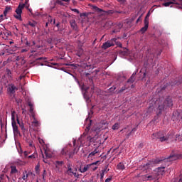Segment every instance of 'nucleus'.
I'll return each instance as SVG.
<instances>
[{"instance_id":"nucleus-49","label":"nucleus","mask_w":182,"mask_h":182,"mask_svg":"<svg viewBox=\"0 0 182 182\" xmlns=\"http://www.w3.org/2000/svg\"><path fill=\"white\" fill-rule=\"evenodd\" d=\"M136 130H137V129H136V128L132 129V132H130L128 134V137H129V136H132V133H133V132H136Z\"/></svg>"},{"instance_id":"nucleus-5","label":"nucleus","mask_w":182,"mask_h":182,"mask_svg":"<svg viewBox=\"0 0 182 182\" xmlns=\"http://www.w3.org/2000/svg\"><path fill=\"white\" fill-rule=\"evenodd\" d=\"M79 149L76 151V148L74 149L73 151L70 149V146H67L63 149L61 151L62 156H65L66 159H73V156H75V153H77Z\"/></svg>"},{"instance_id":"nucleus-30","label":"nucleus","mask_w":182,"mask_h":182,"mask_svg":"<svg viewBox=\"0 0 182 182\" xmlns=\"http://www.w3.org/2000/svg\"><path fill=\"white\" fill-rule=\"evenodd\" d=\"M120 127V124L119 122L115 123L112 127V130H119Z\"/></svg>"},{"instance_id":"nucleus-14","label":"nucleus","mask_w":182,"mask_h":182,"mask_svg":"<svg viewBox=\"0 0 182 182\" xmlns=\"http://www.w3.org/2000/svg\"><path fill=\"white\" fill-rule=\"evenodd\" d=\"M147 29H149V22L147 19H146L144 20V26L140 29V32H141V33H144Z\"/></svg>"},{"instance_id":"nucleus-18","label":"nucleus","mask_w":182,"mask_h":182,"mask_svg":"<svg viewBox=\"0 0 182 182\" xmlns=\"http://www.w3.org/2000/svg\"><path fill=\"white\" fill-rule=\"evenodd\" d=\"M16 121L18 124H19V127H21V130L23 132H25L26 129H25V124H23L22 122L21 123V121L19 120V117H16Z\"/></svg>"},{"instance_id":"nucleus-47","label":"nucleus","mask_w":182,"mask_h":182,"mask_svg":"<svg viewBox=\"0 0 182 182\" xmlns=\"http://www.w3.org/2000/svg\"><path fill=\"white\" fill-rule=\"evenodd\" d=\"M103 177H105V173L101 172L100 173V180H101V182L103 181Z\"/></svg>"},{"instance_id":"nucleus-57","label":"nucleus","mask_w":182,"mask_h":182,"mask_svg":"<svg viewBox=\"0 0 182 182\" xmlns=\"http://www.w3.org/2000/svg\"><path fill=\"white\" fill-rule=\"evenodd\" d=\"M149 16H150V13H148V14H146L145 18H144V21H146H146H148V22H149Z\"/></svg>"},{"instance_id":"nucleus-61","label":"nucleus","mask_w":182,"mask_h":182,"mask_svg":"<svg viewBox=\"0 0 182 182\" xmlns=\"http://www.w3.org/2000/svg\"><path fill=\"white\" fill-rule=\"evenodd\" d=\"M112 181V178H108L105 180V182H109Z\"/></svg>"},{"instance_id":"nucleus-21","label":"nucleus","mask_w":182,"mask_h":182,"mask_svg":"<svg viewBox=\"0 0 182 182\" xmlns=\"http://www.w3.org/2000/svg\"><path fill=\"white\" fill-rule=\"evenodd\" d=\"M173 4L178 5V3L173 2V1H166V2L162 4L163 6H166V7L170 6V5H173Z\"/></svg>"},{"instance_id":"nucleus-56","label":"nucleus","mask_w":182,"mask_h":182,"mask_svg":"<svg viewBox=\"0 0 182 182\" xmlns=\"http://www.w3.org/2000/svg\"><path fill=\"white\" fill-rule=\"evenodd\" d=\"M119 4H126V0H117Z\"/></svg>"},{"instance_id":"nucleus-38","label":"nucleus","mask_w":182,"mask_h":182,"mask_svg":"<svg viewBox=\"0 0 182 182\" xmlns=\"http://www.w3.org/2000/svg\"><path fill=\"white\" fill-rule=\"evenodd\" d=\"M83 53V50L82 49H80L77 53V56H78L79 58H80L82 56Z\"/></svg>"},{"instance_id":"nucleus-58","label":"nucleus","mask_w":182,"mask_h":182,"mask_svg":"<svg viewBox=\"0 0 182 182\" xmlns=\"http://www.w3.org/2000/svg\"><path fill=\"white\" fill-rule=\"evenodd\" d=\"M174 85H178V82H177L176 80L171 83V86H174Z\"/></svg>"},{"instance_id":"nucleus-64","label":"nucleus","mask_w":182,"mask_h":182,"mask_svg":"<svg viewBox=\"0 0 182 182\" xmlns=\"http://www.w3.org/2000/svg\"><path fill=\"white\" fill-rule=\"evenodd\" d=\"M146 73H144L142 80L144 79V77H146Z\"/></svg>"},{"instance_id":"nucleus-2","label":"nucleus","mask_w":182,"mask_h":182,"mask_svg":"<svg viewBox=\"0 0 182 182\" xmlns=\"http://www.w3.org/2000/svg\"><path fill=\"white\" fill-rule=\"evenodd\" d=\"M178 159H181V155L175 154L171 155L168 158H158L156 159H152L151 163H147L146 165L143 166V171H144L146 168H149L151 164H166V161H174L175 160H178Z\"/></svg>"},{"instance_id":"nucleus-60","label":"nucleus","mask_w":182,"mask_h":182,"mask_svg":"<svg viewBox=\"0 0 182 182\" xmlns=\"http://www.w3.org/2000/svg\"><path fill=\"white\" fill-rule=\"evenodd\" d=\"M4 177H5V174H4V173L1 174V176H0L1 180H4Z\"/></svg>"},{"instance_id":"nucleus-16","label":"nucleus","mask_w":182,"mask_h":182,"mask_svg":"<svg viewBox=\"0 0 182 182\" xmlns=\"http://www.w3.org/2000/svg\"><path fill=\"white\" fill-rule=\"evenodd\" d=\"M31 117L33 119V121L32 122L33 126H34V127H39L41 123L38 122L36 118H35V114L31 115Z\"/></svg>"},{"instance_id":"nucleus-55","label":"nucleus","mask_w":182,"mask_h":182,"mask_svg":"<svg viewBox=\"0 0 182 182\" xmlns=\"http://www.w3.org/2000/svg\"><path fill=\"white\" fill-rule=\"evenodd\" d=\"M56 164H58V166H62V164H63V161H57Z\"/></svg>"},{"instance_id":"nucleus-9","label":"nucleus","mask_w":182,"mask_h":182,"mask_svg":"<svg viewBox=\"0 0 182 182\" xmlns=\"http://www.w3.org/2000/svg\"><path fill=\"white\" fill-rule=\"evenodd\" d=\"M25 8V4H19L18 8L16 9V14H14V18L18 19V21H22V9Z\"/></svg>"},{"instance_id":"nucleus-37","label":"nucleus","mask_w":182,"mask_h":182,"mask_svg":"<svg viewBox=\"0 0 182 182\" xmlns=\"http://www.w3.org/2000/svg\"><path fill=\"white\" fill-rule=\"evenodd\" d=\"M107 167L108 166H106L105 168L101 171V173H103L104 174H107V172L109 171Z\"/></svg>"},{"instance_id":"nucleus-39","label":"nucleus","mask_w":182,"mask_h":182,"mask_svg":"<svg viewBox=\"0 0 182 182\" xmlns=\"http://www.w3.org/2000/svg\"><path fill=\"white\" fill-rule=\"evenodd\" d=\"M126 89H127V87H126V85L123 86V87L118 91V93H123V92H124V90H126Z\"/></svg>"},{"instance_id":"nucleus-29","label":"nucleus","mask_w":182,"mask_h":182,"mask_svg":"<svg viewBox=\"0 0 182 182\" xmlns=\"http://www.w3.org/2000/svg\"><path fill=\"white\" fill-rule=\"evenodd\" d=\"M6 72L8 78L12 79V72L11 71V70H9V68H6Z\"/></svg>"},{"instance_id":"nucleus-50","label":"nucleus","mask_w":182,"mask_h":182,"mask_svg":"<svg viewBox=\"0 0 182 182\" xmlns=\"http://www.w3.org/2000/svg\"><path fill=\"white\" fill-rule=\"evenodd\" d=\"M74 177H75V178H79V173H76V172H73V173Z\"/></svg>"},{"instance_id":"nucleus-42","label":"nucleus","mask_w":182,"mask_h":182,"mask_svg":"<svg viewBox=\"0 0 182 182\" xmlns=\"http://www.w3.org/2000/svg\"><path fill=\"white\" fill-rule=\"evenodd\" d=\"M159 115H156L154 117V123H157L159 122V121H157V120H159Z\"/></svg>"},{"instance_id":"nucleus-46","label":"nucleus","mask_w":182,"mask_h":182,"mask_svg":"<svg viewBox=\"0 0 182 182\" xmlns=\"http://www.w3.org/2000/svg\"><path fill=\"white\" fill-rule=\"evenodd\" d=\"M45 154L46 156V157H48V159H50L52 157V154H48V151H45Z\"/></svg>"},{"instance_id":"nucleus-31","label":"nucleus","mask_w":182,"mask_h":182,"mask_svg":"<svg viewBox=\"0 0 182 182\" xmlns=\"http://www.w3.org/2000/svg\"><path fill=\"white\" fill-rule=\"evenodd\" d=\"M11 9H12L11 6H6L5 10L4 11V16H6V15H8V13L11 11Z\"/></svg>"},{"instance_id":"nucleus-17","label":"nucleus","mask_w":182,"mask_h":182,"mask_svg":"<svg viewBox=\"0 0 182 182\" xmlns=\"http://www.w3.org/2000/svg\"><path fill=\"white\" fill-rule=\"evenodd\" d=\"M70 25L73 29L76 31L77 29V25L76 24V21L75 19H72L70 21Z\"/></svg>"},{"instance_id":"nucleus-12","label":"nucleus","mask_w":182,"mask_h":182,"mask_svg":"<svg viewBox=\"0 0 182 182\" xmlns=\"http://www.w3.org/2000/svg\"><path fill=\"white\" fill-rule=\"evenodd\" d=\"M36 25H38V22L35 21H28L27 24H24L25 28H29L31 26L32 28L31 31H35L36 29Z\"/></svg>"},{"instance_id":"nucleus-33","label":"nucleus","mask_w":182,"mask_h":182,"mask_svg":"<svg viewBox=\"0 0 182 182\" xmlns=\"http://www.w3.org/2000/svg\"><path fill=\"white\" fill-rule=\"evenodd\" d=\"M97 153H99V151L97 150V149H95L92 152H91L90 154H89V156L90 157H92L93 156H95V154H97Z\"/></svg>"},{"instance_id":"nucleus-48","label":"nucleus","mask_w":182,"mask_h":182,"mask_svg":"<svg viewBox=\"0 0 182 182\" xmlns=\"http://www.w3.org/2000/svg\"><path fill=\"white\" fill-rule=\"evenodd\" d=\"M46 176V170H44L43 172V181H45V177Z\"/></svg>"},{"instance_id":"nucleus-13","label":"nucleus","mask_w":182,"mask_h":182,"mask_svg":"<svg viewBox=\"0 0 182 182\" xmlns=\"http://www.w3.org/2000/svg\"><path fill=\"white\" fill-rule=\"evenodd\" d=\"M99 163H100V161H97L91 164H88V166H90V168L92 170V171H96V170H97V164H99Z\"/></svg>"},{"instance_id":"nucleus-1","label":"nucleus","mask_w":182,"mask_h":182,"mask_svg":"<svg viewBox=\"0 0 182 182\" xmlns=\"http://www.w3.org/2000/svg\"><path fill=\"white\" fill-rule=\"evenodd\" d=\"M92 123H95V121L93 119V115L92 114H89L88 117L86 118L85 121V124L86 126L85 132L83 133V134L81 136L82 137H84V136H89V137L90 139H92V136H90V133H92V132H95V133H99V132H100V130H105V129H106V127H107V122H96V124L94 125V127L92 128L91 131H90V127L92 126Z\"/></svg>"},{"instance_id":"nucleus-8","label":"nucleus","mask_w":182,"mask_h":182,"mask_svg":"<svg viewBox=\"0 0 182 182\" xmlns=\"http://www.w3.org/2000/svg\"><path fill=\"white\" fill-rule=\"evenodd\" d=\"M11 125L13 127L14 136H18V134H21L18 125H16V121H15V114H11Z\"/></svg>"},{"instance_id":"nucleus-45","label":"nucleus","mask_w":182,"mask_h":182,"mask_svg":"<svg viewBox=\"0 0 182 182\" xmlns=\"http://www.w3.org/2000/svg\"><path fill=\"white\" fill-rule=\"evenodd\" d=\"M36 60H46V57H40L36 59Z\"/></svg>"},{"instance_id":"nucleus-3","label":"nucleus","mask_w":182,"mask_h":182,"mask_svg":"<svg viewBox=\"0 0 182 182\" xmlns=\"http://www.w3.org/2000/svg\"><path fill=\"white\" fill-rule=\"evenodd\" d=\"M160 103L157 109L159 114H164L167 113L168 109L173 107V100L171 97H166V98L161 102V98H159Z\"/></svg>"},{"instance_id":"nucleus-63","label":"nucleus","mask_w":182,"mask_h":182,"mask_svg":"<svg viewBox=\"0 0 182 182\" xmlns=\"http://www.w3.org/2000/svg\"><path fill=\"white\" fill-rule=\"evenodd\" d=\"M55 26H56L57 28H60V23H57L55 24Z\"/></svg>"},{"instance_id":"nucleus-27","label":"nucleus","mask_w":182,"mask_h":182,"mask_svg":"<svg viewBox=\"0 0 182 182\" xmlns=\"http://www.w3.org/2000/svg\"><path fill=\"white\" fill-rule=\"evenodd\" d=\"M5 120H6V116L5 117L2 115L0 117V124L1 127L4 125V122H5Z\"/></svg>"},{"instance_id":"nucleus-6","label":"nucleus","mask_w":182,"mask_h":182,"mask_svg":"<svg viewBox=\"0 0 182 182\" xmlns=\"http://www.w3.org/2000/svg\"><path fill=\"white\" fill-rule=\"evenodd\" d=\"M90 6L93 12H96V14H99L100 15H113L114 14L113 10L105 11L94 5H90Z\"/></svg>"},{"instance_id":"nucleus-20","label":"nucleus","mask_w":182,"mask_h":182,"mask_svg":"<svg viewBox=\"0 0 182 182\" xmlns=\"http://www.w3.org/2000/svg\"><path fill=\"white\" fill-rule=\"evenodd\" d=\"M171 119L173 122H176L177 120H180V119H182V115L181 114H173Z\"/></svg>"},{"instance_id":"nucleus-7","label":"nucleus","mask_w":182,"mask_h":182,"mask_svg":"<svg viewBox=\"0 0 182 182\" xmlns=\"http://www.w3.org/2000/svg\"><path fill=\"white\" fill-rule=\"evenodd\" d=\"M117 42V38H114L109 41H107V42L104 43L102 46H101L102 49H104V50H106V49H109V48H111V46H114Z\"/></svg>"},{"instance_id":"nucleus-40","label":"nucleus","mask_w":182,"mask_h":182,"mask_svg":"<svg viewBox=\"0 0 182 182\" xmlns=\"http://www.w3.org/2000/svg\"><path fill=\"white\" fill-rule=\"evenodd\" d=\"M117 26H118L119 31H117V30H116V29H114V30H113V33H116L119 32V31H120V29H122V24H119V25H118Z\"/></svg>"},{"instance_id":"nucleus-36","label":"nucleus","mask_w":182,"mask_h":182,"mask_svg":"<svg viewBox=\"0 0 182 182\" xmlns=\"http://www.w3.org/2000/svg\"><path fill=\"white\" fill-rule=\"evenodd\" d=\"M175 140H176V141H181L182 136L180 134H176Z\"/></svg>"},{"instance_id":"nucleus-34","label":"nucleus","mask_w":182,"mask_h":182,"mask_svg":"<svg viewBox=\"0 0 182 182\" xmlns=\"http://www.w3.org/2000/svg\"><path fill=\"white\" fill-rule=\"evenodd\" d=\"M164 168H166V166H161L157 168L158 173H164Z\"/></svg>"},{"instance_id":"nucleus-25","label":"nucleus","mask_w":182,"mask_h":182,"mask_svg":"<svg viewBox=\"0 0 182 182\" xmlns=\"http://www.w3.org/2000/svg\"><path fill=\"white\" fill-rule=\"evenodd\" d=\"M136 73H134L132 76L129 77V79L127 80V83H133L134 82V77L136 76Z\"/></svg>"},{"instance_id":"nucleus-32","label":"nucleus","mask_w":182,"mask_h":182,"mask_svg":"<svg viewBox=\"0 0 182 182\" xmlns=\"http://www.w3.org/2000/svg\"><path fill=\"white\" fill-rule=\"evenodd\" d=\"M117 117L119 119V122H123V120L126 119V116L124 114L118 115Z\"/></svg>"},{"instance_id":"nucleus-24","label":"nucleus","mask_w":182,"mask_h":182,"mask_svg":"<svg viewBox=\"0 0 182 182\" xmlns=\"http://www.w3.org/2000/svg\"><path fill=\"white\" fill-rule=\"evenodd\" d=\"M2 33H3L2 34L3 39H6V38H8V36L11 35V31H4Z\"/></svg>"},{"instance_id":"nucleus-59","label":"nucleus","mask_w":182,"mask_h":182,"mask_svg":"<svg viewBox=\"0 0 182 182\" xmlns=\"http://www.w3.org/2000/svg\"><path fill=\"white\" fill-rule=\"evenodd\" d=\"M141 16H139L138 18H137V20H136V23H139V22H141Z\"/></svg>"},{"instance_id":"nucleus-44","label":"nucleus","mask_w":182,"mask_h":182,"mask_svg":"<svg viewBox=\"0 0 182 182\" xmlns=\"http://www.w3.org/2000/svg\"><path fill=\"white\" fill-rule=\"evenodd\" d=\"M28 172L26 171V175H23V176L22 177V178L25 181V180H28Z\"/></svg>"},{"instance_id":"nucleus-26","label":"nucleus","mask_w":182,"mask_h":182,"mask_svg":"<svg viewBox=\"0 0 182 182\" xmlns=\"http://www.w3.org/2000/svg\"><path fill=\"white\" fill-rule=\"evenodd\" d=\"M11 176H12V174H16V173H18V169H16V166H11Z\"/></svg>"},{"instance_id":"nucleus-62","label":"nucleus","mask_w":182,"mask_h":182,"mask_svg":"<svg viewBox=\"0 0 182 182\" xmlns=\"http://www.w3.org/2000/svg\"><path fill=\"white\" fill-rule=\"evenodd\" d=\"M73 12H76L77 14H79V10H77L76 9H73Z\"/></svg>"},{"instance_id":"nucleus-41","label":"nucleus","mask_w":182,"mask_h":182,"mask_svg":"<svg viewBox=\"0 0 182 182\" xmlns=\"http://www.w3.org/2000/svg\"><path fill=\"white\" fill-rule=\"evenodd\" d=\"M63 1L64 2H70V0H57L58 4H60V5H62V1Z\"/></svg>"},{"instance_id":"nucleus-51","label":"nucleus","mask_w":182,"mask_h":182,"mask_svg":"<svg viewBox=\"0 0 182 182\" xmlns=\"http://www.w3.org/2000/svg\"><path fill=\"white\" fill-rule=\"evenodd\" d=\"M48 23H52L53 20H52V17H51V16H49V17L48 18Z\"/></svg>"},{"instance_id":"nucleus-15","label":"nucleus","mask_w":182,"mask_h":182,"mask_svg":"<svg viewBox=\"0 0 182 182\" xmlns=\"http://www.w3.org/2000/svg\"><path fill=\"white\" fill-rule=\"evenodd\" d=\"M119 54L121 55L122 56H127V55H129V50L124 48L119 50Z\"/></svg>"},{"instance_id":"nucleus-4","label":"nucleus","mask_w":182,"mask_h":182,"mask_svg":"<svg viewBox=\"0 0 182 182\" xmlns=\"http://www.w3.org/2000/svg\"><path fill=\"white\" fill-rule=\"evenodd\" d=\"M172 136H173L172 133H168L166 135V133L164 132L161 131V132L152 134V135L151 136V138L152 139V140H156L158 139L159 141L163 143V141H167V140H168V139H170Z\"/></svg>"},{"instance_id":"nucleus-23","label":"nucleus","mask_w":182,"mask_h":182,"mask_svg":"<svg viewBox=\"0 0 182 182\" xmlns=\"http://www.w3.org/2000/svg\"><path fill=\"white\" fill-rule=\"evenodd\" d=\"M75 171L71 168L70 166H68V170L65 171V174L72 176Z\"/></svg>"},{"instance_id":"nucleus-28","label":"nucleus","mask_w":182,"mask_h":182,"mask_svg":"<svg viewBox=\"0 0 182 182\" xmlns=\"http://www.w3.org/2000/svg\"><path fill=\"white\" fill-rule=\"evenodd\" d=\"M89 168H90V166H89V164H88V165L84 166V167L82 168H82H79V171H80V173H86V171H87V170H89Z\"/></svg>"},{"instance_id":"nucleus-11","label":"nucleus","mask_w":182,"mask_h":182,"mask_svg":"<svg viewBox=\"0 0 182 182\" xmlns=\"http://www.w3.org/2000/svg\"><path fill=\"white\" fill-rule=\"evenodd\" d=\"M16 90H18V87H16V86H15V85L14 84H10L7 89V92L10 95H15V92H16Z\"/></svg>"},{"instance_id":"nucleus-54","label":"nucleus","mask_w":182,"mask_h":182,"mask_svg":"<svg viewBox=\"0 0 182 182\" xmlns=\"http://www.w3.org/2000/svg\"><path fill=\"white\" fill-rule=\"evenodd\" d=\"M182 114V109L181 110V109H178V111H176V112H175V114Z\"/></svg>"},{"instance_id":"nucleus-53","label":"nucleus","mask_w":182,"mask_h":182,"mask_svg":"<svg viewBox=\"0 0 182 182\" xmlns=\"http://www.w3.org/2000/svg\"><path fill=\"white\" fill-rule=\"evenodd\" d=\"M47 42L48 43H52V42H53V39H52V38H48Z\"/></svg>"},{"instance_id":"nucleus-35","label":"nucleus","mask_w":182,"mask_h":182,"mask_svg":"<svg viewBox=\"0 0 182 182\" xmlns=\"http://www.w3.org/2000/svg\"><path fill=\"white\" fill-rule=\"evenodd\" d=\"M27 46H35L36 45V43L33 41H28L26 43Z\"/></svg>"},{"instance_id":"nucleus-52","label":"nucleus","mask_w":182,"mask_h":182,"mask_svg":"<svg viewBox=\"0 0 182 182\" xmlns=\"http://www.w3.org/2000/svg\"><path fill=\"white\" fill-rule=\"evenodd\" d=\"M36 156V154H33L28 156V159H35Z\"/></svg>"},{"instance_id":"nucleus-19","label":"nucleus","mask_w":182,"mask_h":182,"mask_svg":"<svg viewBox=\"0 0 182 182\" xmlns=\"http://www.w3.org/2000/svg\"><path fill=\"white\" fill-rule=\"evenodd\" d=\"M28 106L30 107V113L31 114H33L35 112H33V104H32V102L30 101V100H27Z\"/></svg>"},{"instance_id":"nucleus-22","label":"nucleus","mask_w":182,"mask_h":182,"mask_svg":"<svg viewBox=\"0 0 182 182\" xmlns=\"http://www.w3.org/2000/svg\"><path fill=\"white\" fill-rule=\"evenodd\" d=\"M124 168H126V167L124 166V164H123V162H119L117 165V170H121L122 171H123Z\"/></svg>"},{"instance_id":"nucleus-43","label":"nucleus","mask_w":182,"mask_h":182,"mask_svg":"<svg viewBox=\"0 0 182 182\" xmlns=\"http://www.w3.org/2000/svg\"><path fill=\"white\" fill-rule=\"evenodd\" d=\"M153 109H154V107H153L152 105H150L149 107L148 113H151V110H153Z\"/></svg>"},{"instance_id":"nucleus-10","label":"nucleus","mask_w":182,"mask_h":182,"mask_svg":"<svg viewBox=\"0 0 182 182\" xmlns=\"http://www.w3.org/2000/svg\"><path fill=\"white\" fill-rule=\"evenodd\" d=\"M158 176L157 173H150L144 175L143 178L145 181H151V180H157Z\"/></svg>"}]
</instances>
